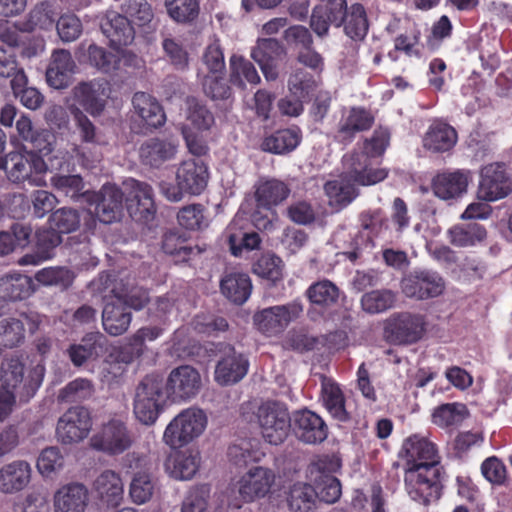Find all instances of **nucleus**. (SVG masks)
Returning <instances> with one entry per match:
<instances>
[{
	"mask_svg": "<svg viewBox=\"0 0 512 512\" xmlns=\"http://www.w3.org/2000/svg\"><path fill=\"white\" fill-rule=\"evenodd\" d=\"M51 185L74 201L84 200V182L80 175L56 174L51 178Z\"/></svg>",
	"mask_w": 512,
	"mask_h": 512,
	"instance_id": "obj_58",
	"label": "nucleus"
},
{
	"mask_svg": "<svg viewBox=\"0 0 512 512\" xmlns=\"http://www.w3.org/2000/svg\"><path fill=\"white\" fill-rule=\"evenodd\" d=\"M177 220L182 227L188 230H201L208 226V219L200 204H192L180 209Z\"/></svg>",
	"mask_w": 512,
	"mask_h": 512,
	"instance_id": "obj_62",
	"label": "nucleus"
},
{
	"mask_svg": "<svg viewBox=\"0 0 512 512\" xmlns=\"http://www.w3.org/2000/svg\"><path fill=\"white\" fill-rule=\"evenodd\" d=\"M246 219L236 215L223 233V238L229 244L234 256H239L243 249L253 250L259 247L260 237L257 233L245 231Z\"/></svg>",
	"mask_w": 512,
	"mask_h": 512,
	"instance_id": "obj_28",
	"label": "nucleus"
},
{
	"mask_svg": "<svg viewBox=\"0 0 512 512\" xmlns=\"http://www.w3.org/2000/svg\"><path fill=\"white\" fill-rule=\"evenodd\" d=\"M450 242L457 247H471L486 238L485 228L477 223L455 225L448 230Z\"/></svg>",
	"mask_w": 512,
	"mask_h": 512,
	"instance_id": "obj_49",
	"label": "nucleus"
},
{
	"mask_svg": "<svg viewBox=\"0 0 512 512\" xmlns=\"http://www.w3.org/2000/svg\"><path fill=\"white\" fill-rule=\"evenodd\" d=\"M136 115L149 127H159L165 122V114L158 101L145 92H136L132 98Z\"/></svg>",
	"mask_w": 512,
	"mask_h": 512,
	"instance_id": "obj_39",
	"label": "nucleus"
},
{
	"mask_svg": "<svg viewBox=\"0 0 512 512\" xmlns=\"http://www.w3.org/2000/svg\"><path fill=\"white\" fill-rule=\"evenodd\" d=\"M301 138V130L298 127L280 129L266 136L261 147L263 151L283 155L295 150Z\"/></svg>",
	"mask_w": 512,
	"mask_h": 512,
	"instance_id": "obj_38",
	"label": "nucleus"
},
{
	"mask_svg": "<svg viewBox=\"0 0 512 512\" xmlns=\"http://www.w3.org/2000/svg\"><path fill=\"white\" fill-rule=\"evenodd\" d=\"M136 468L137 470L132 474L128 492L134 504L142 505L152 499L156 481L146 466L136 465Z\"/></svg>",
	"mask_w": 512,
	"mask_h": 512,
	"instance_id": "obj_40",
	"label": "nucleus"
},
{
	"mask_svg": "<svg viewBox=\"0 0 512 512\" xmlns=\"http://www.w3.org/2000/svg\"><path fill=\"white\" fill-rule=\"evenodd\" d=\"M445 287L443 278L435 271L419 270L405 276L401 281L402 292L419 300L440 295Z\"/></svg>",
	"mask_w": 512,
	"mask_h": 512,
	"instance_id": "obj_15",
	"label": "nucleus"
},
{
	"mask_svg": "<svg viewBox=\"0 0 512 512\" xmlns=\"http://www.w3.org/2000/svg\"><path fill=\"white\" fill-rule=\"evenodd\" d=\"M93 490L108 506L120 505L124 495V484L119 473L106 469L93 482Z\"/></svg>",
	"mask_w": 512,
	"mask_h": 512,
	"instance_id": "obj_31",
	"label": "nucleus"
},
{
	"mask_svg": "<svg viewBox=\"0 0 512 512\" xmlns=\"http://www.w3.org/2000/svg\"><path fill=\"white\" fill-rule=\"evenodd\" d=\"M84 201L94 206L97 219L104 224L118 221L122 216L123 192L114 184H105L99 192L85 191Z\"/></svg>",
	"mask_w": 512,
	"mask_h": 512,
	"instance_id": "obj_11",
	"label": "nucleus"
},
{
	"mask_svg": "<svg viewBox=\"0 0 512 512\" xmlns=\"http://www.w3.org/2000/svg\"><path fill=\"white\" fill-rule=\"evenodd\" d=\"M390 144V132L387 128L378 127L372 135L363 141L360 149H354L343 156V167L347 174L358 185H375L388 176L386 168H375L372 160L380 158Z\"/></svg>",
	"mask_w": 512,
	"mask_h": 512,
	"instance_id": "obj_1",
	"label": "nucleus"
},
{
	"mask_svg": "<svg viewBox=\"0 0 512 512\" xmlns=\"http://www.w3.org/2000/svg\"><path fill=\"white\" fill-rule=\"evenodd\" d=\"M64 467V457L57 447L43 449L36 460L38 473L45 479L51 478Z\"/></svg>",
	"mask_w": 512,
	"mask_h": 512,
	"instance_id": "obj_53",
	"label": "nucleus"
},
{
	"mask_svg": "<svg viewBox=\"0 0 512 512\" xmlns=\"http://www.w3.org/2000/svg\"><path fill=\"white\" fill-rule=\"evenodd\" d=\"M200 466V454L194 450H183L172 453L166 461V471L177 480H190Z\"/></svg>",
	"mask_w": 512,
	"mask_h": 512,
	"instance_id": "obj_34",
	"label": "nucleus"
},
{
	"mask_svg": "<svg viewBox=\"0 0 512 512\" xmlns=\"http://www.w3.org/2000/svg\"><path fill=\"white\" fill-rule=\"evenodd\" d=\"M469 181V173L465 171L441 173L434 177L432 189L434 194L440 199H453L467 191Z\"/></svg>",
	"mask_w": 512,
	"mask_h": 512,
	"instance_id": "obj_32",
	"label": "nucleus"
},
{
	"mask_svg": "<svg viewBox=\"0 0 512 512\" xmlns=\"http://www.w3.org/2000/svg\"><path fill=\"white\" fill-rule=\"evenodd\" d=\"M169 17L178 23L193 21L199 14L198 0H165Z\"/></svg>",
	"mask_w": 512,
	"mask_h": 512,
	"instance_id": "obj_55",
	"label": "nucleus"
},
{
	"mask_svg": "<svg viewBox=\"0 0 512 512\" xmlns=\"http://www.w3.org/2000/svg\"><path fill=\"white\" fill-rule=\"evenodd\" d=\"M109 92V83L104 79L83 82L73 89L75 100L92 116L102 113Z\"/></svg>",
	"mask_w": 512,
	"mask_h": 512,
	"instance_id": "obj_22",
	"label": "nucleus"
},
{
	"mask_svg": "<svg viewBox=\"0 0 512 512\" xmlns=\"http://www.w3.org/2000/svg\"><path fill=\"white\" fill-rule=\"evenodd\" d=\"M320 84V76L304 70L303 68L294 69L287 81V87L293 97L310 99Z\"/></svg>",
	"mask_w": 512,
	"mask_h": 512,
	"instance_id": "obj_46",
	"label": "nucleus"
},
{
	"mask_svg": "<svg viewBox=\"0 0 512 512\" xmlns=\"http://www.w3.org/2000/svg\"><path fill=\"white\" fill-rule=\"evenodd\" d=\"M134 443V433L119 417L103 422L90 438V446L108 456L121 455L130 450Z\"/></svg>",
	"mask_w": 512,
	"mask_h": 512,
	"instance_id": "obj_6",
	"label": "nucleus"
},
{
	"mask_svg": "<svg viewBox=\"0 0 512 512\" xmlns=\"http://www.w3.org/2000/svg\"><path fill=\"white\" fill-rule=\"evenodd\" d=\"M175 152V146L171 142L160 139H150L141 146L140 157L143 163L157 167L164 161L171 159Z\"/></svg>",
	"mask_w": 512,
	"mask_h": 512,
	"instance_id": "obj_47",
	"label": "nucleus"
},
{
	"mask_svg": "<svg viewBox=\"0 0 512 512\" xmlns=\"http://www.w3.org/2000/svg\"><path fill=\"white\" fill-rule=\"evenodd\" d=\"M467 417V408L461 403H446L434 409L432 421L445 428L460 424Z\"/></svg>",
	"mask_w": 512,
	"mask_h": 512,
	"instance_id": "obj_52",
	"label": "nucleus"
},
{
	"mask_svg": "<svg viewBox=\"0 0 512 512\" xmlns=\"http://www.w3.org/2000/svg\"><path fill=\"white\" fill-rule=\"evenodd\" d=\"M71 113L73 115L75 126L82 143L92 144L94 146L103 143L95 125L83 113V111H81L79 108H73Z\"/></svg>",
	"mask_w": 512,
	"mask_h": 512,
	"instance_id": "obj_64",
	"label": "nucleus"
},
{
	"mask_svg": "<svg viewBox=\"0 0 512 512\" xmlns=\"http://www.w3.org/2000/svg\"><path fill=\"white\" fill-rule=\"evenodd\" d=\"M165 399L162 379L156 375L146 376L136 390L135 417L145 425L155 423L159 416L160 405Z\"/></svg>",
	"mask_w": 512,
	"mask_h": 512,
	"instance_id": "obj_9",
	"label": "nucleus"
},
{
	"mask_svg": "<svg viewBox=\"0 0 512 512\" xmlns=\"http://www.w3.org/2000/svg\"><path fill=\"white\" fill-rule=\"evenodd\" d=\"M263 439L272 445H279L287 438L292 418L285 405L274 401L261 404L255 412Z\"/></svg>",
	"mask_w": 512,
	"mask_h": 512,
	"instance_id": "obj_8",
	"label": "nucleus"
},
{
	"mask_svg": "<svg viewBox=\"0 0 512 512\" xmlns=\"http://www.w3.org/2000/svg\"><path fill=\"white\" fill-rule=\"evenodd\" d=\"M100 28L113 47L127 46L134 40V29L127 17L110 10L100 20Z\"/></svg>",
	"mask_w": 512,
	"mask_h": 512,
	"instance_id": "obj_25",
	"label": "nucleus"
},
{
	"mask_svg": "<svg viewBox=\"0 0 512 512\" xmlns=\"http://www.w3.org/2000/svg\"><path fill=\"white\" fill-rule=\"evenodd\" d=\"M59 38L66 43L77 40L83 32V24L74 13L62 14L56 22Z\"/></svg>",
	"mask_w": 512,
	"mask_h": 512,
	"instance_id": "obj_63",
	"label": "nucleus"
},
{
	"mask_svg": "<svg viewBox=\"0 0 512 512\" xmlns=\"http://www.w3.org/2000/svg\"><path fill=\"white\" fill-rule=\"evenodd\" d=\"M0 77L10 78L11 88L14 93L26 86L28 79L22 67H19L15 56L0 48Z\"/></svg>",
	"mask_w": 512,
	"mask_h": 512,
	"instance_id": "obj_51",
	"label": "nucleus"
},
{
	"mask_svg": "<svg viewBox=\"0 0 512 512\" xmlns=\"http://www.w3.org/2000/svg\"><path fill=\"white\" fill-rule=\"evenodd\" d=\"M249 369L247 357L234 347L225 346L220 350L214 379L221 386L232 385L242 380Z\"/></svg>",
	"mask_w": 512,
	"mask_h": 512,
	"instance_id": "obj_16",
	"label": "nucleus"
},
{
	"mask_svg": "<svg viewBox=\"0 0 512 512\" xmlns=\"http://www.w3.org/2000/svg\"><path fill=\"white\" fill-rule=\"evenodd\" d=\"M45 374L42 363L28 366L23 357L13 356L1 364V386L18 394L22 402H28L41 386Z\"/></svg>",
	"mask_w": 512,
	"mask_h": 512,
	"instance_id": "obj_2",
	"label": "nucleus"
},
{
	"mask_svg": "<svg viewBox=\"0 0 512 512\" xmlns=\"http://www.w3.org/2000/svg\"><path fill=\"white\" fill-rule=\"evenodd\" d=\"M54 512H85L89 503L87 488L77 482L60 486L52 497Z\"/></svg>",
	"mask_w": 512,
	"mask_h": 512,
	"instance_id": "obj_24",
	"label": "nucleus"
},
{
	"mask_svg": "<svg viewBox=\"0 0 512 512\" xmlns=\"http://www.w3.org/2000/svg\"><path fill=\"white\" fill-rule=\"evenodd\" d=\"M253 272L262 278L276 282L283 276V262L274 254H266L253 265Z\"/></svg>",
	"mask_w": 512,
	"mask_h": 512,
	"instance_id": "obj_61",
	"label": "nucleus"
},
{
	"mask_svg": "<svg viewBox=\"0 0 512 512\" xmlns=\"http://www.w3.org/2000/svg\"><path fill=\"white\" fill-rule=\"evenodd\" d=\"M397 301V293L391 289H375L364 293L360 299L363 312L375 315L393 308Z\"/></svg>",
	"mask_w": 512,
	"mask_h": 512,
	"instance_id": "obj_45",
	"label": "nucleus"
},
{
	"mask_svg": "<svg viewBox=\"0 0 512 512\" xmlns=\"http://www.w3.org/2000/svg\"><path fill=\"white\" fill-rule=\"evenodd\" d=\"M512 191V180L501 163L484 166L480 172L478 199L494 202L507 197Z\"/></svg>",
	"mask_w": 512,
	"mask_h": 512,
	"instance_id": "obj_12",
	"label": "nucleus"
},
{
	"mask_svg": "<svg viewBox=\"0 0 512 512\" xmlns=\"http://www.w3.org/2000/svg\"><path fill=\"white\" fill-rule=\"evenodd\" d=\"M82 51L85 52L83 56L87 63L101 73L110 74L119 67V57L95 43H90L86 47V43L82 42L78 47V52L82 53Z\"/></svg>",
	"mask_w": 512,
	"mask_h": 512,
	"instance_id": "obj_43",
	"label": "nucleus"
},
{
	"mask_svg": "<svg viewBox=\"0 0 512 512\" xmlns=\"http://www.w3.org/2000/svg\"><path fill=\"white\" fill-rule=\"evenodd\" d=\"M386 331L401 344H412L420 340L425 332V321L421 315L403 312L387 320Z\"/></svg>",
	"mask_w": 512,
	"mask_h": 512,
	"instance_id": "obj_19",
	"label": "nucleus"
},
{
	"mask_svg": "<svg viewBox=\"0 0 512 512\" xmlns=\"http://www.w3.org/2000/svg\"><path fill=\"white\" fill-rule=\"evenodd\" d=\"M339 468V459L328 455L316 457L308 466L307 477L320 501L333 504L340 498L341 485L333 475Z\"/></svg>",
	"mask_w": 512,
	"mask_h": 512,
	"instance_id": "obj_7",
	"label": "nucleus"
},
{
	"mask_svg": "<svg viewBox=\"0 0 512 512\" xmlns=\"http://www.w3.org/2000/svg\"><path fill=\"white\" fill-rule=\"evenodd\" d=\"M230 82L240 88L246 84L257 85L260 83V76L255 66L242 56L233 55L229 61Z\"/></svg>",
	"mask_w": 512,
	"mask_h": 512,
	"instance_id": "obj_48",
	"label": "nucleus"
},
{
	"mask_svg": "<svg viewBox=\"0 0 512 512\" xmlns=\"http://www.w3.org/2000/svg\"><path fill=\"white\" fill-rule=\"evenodd\" d=\"M211 489L209 485H196L185 494L181 512H205L208 507Z\"/></svg>",
	"mask_w": 512,
	"mask_h": 512,
	"instance_id": "obj_57",
	"label": "nucleus"
},
{
	"mask_svg": "<svg viewBox=\"0 0 512 512\" xmlns=\"http://www.w3.org/2000/svg\"><path fill=\"white\" fill-rule=\"evenodd\" d=\"M0 168H5L8 178L14 183L27 181L32 186H44V175L48 164L36 152H10L5 160L0 159Z\"/></svg>",
	"mask_w": 512,
	"mask_h": 512,
	"instance_id": "obj_5",
	"label": "nucleus"
},
{
	"mask_svg": "<svg viewBox=\"0 0 512 512\" xmlns=\"http://www.w3.org/2000/svg\"><path fill=\"white\" fill-rule=\"evenodd\" d=\"M289 193L288 186L276 179L260 180L255 185L257 205L266 209L279 205L288 197Z\"/></svg>",
	"mask_w": 512,
	"mask_h": 512,
	"instance_id": "obj_42",
	"label": "nucleus"
},
{
	"mask_svg": "<svg viewBox=\"0 0 512 512\" xmlns=\"http://www.w3.org/2000/svg\"><path fill=\"white\" fill-rule=\"evenodd\" d=\"M123 186L129 195L127 208L130 215L148 221L156 211L151 186L133 178L125 180Z\"/></svg>",
	"mask_w": 512,
	"mask_h": 512,
	"instance_id": "obj_20",
	"label": "nucleus"
},
{
	"mask_svg": "<svg viewBox=\"0 0 512 512\" xmlns=\"http://www.w3.org/2000/svg\"><path fill=\"white\" fill-rule=\"evenodd\" d=\"M374 122L373 116L364 108L353 107L343 113L335 138L342 143H350L355 134L369 129Z\"/></svg>",
	"mask_w": 512,
	"mask_h": 512,
	"instance_id": "obj_29",
	"label": "nucleus"
},
{
	"mask_svg": "<svg viewBox=\"0 0 512 512\" xmlns=\"http://www.w3.org/2000/svg\"><path fill=\"white\" fill-rule=\"evenodd\" d=\"M201 384V376L194 367L181 365L170 372L164 394L172 402L189 401L199 393Z\"/></svg>",
	"mask_w": 512,
	"mask_h": 512,
	"instance_id": "obj_13",
	"label": "nucleus"
},
{
	"mask_svg": "<svg viewBox=\"0 0 512 512\" xmlns=\"http://www.w3.org/2000/svg\"><path fill=\"white\" fill-rule=\"evenodd\" d=\"M355 184L344 168V173L337 179L325 183L324 190L328 197L329 205L340 210L349 205L358 195Z\"/></svg>",
	"mask_w": 512,
	"mask_h": 512,
	"instance_id": "obj_33",
	"label": "nucleus"
},
{
	"mask_svg": "<svg viewBox=\"0 0 512 512\" xmlns=\"http://www.w3.org/2000/svg\"><path fill=\"white\" fill-rule=\"evenodd\" d=\"M176 180L185 193L199 195L207 186V166L201 160L184 161L177 170Z\"/></svg>",
	"mask_w": 512,
	"mask_h": 512,
	"instance_id": "obj_26",
	"label": "nucleus"
},
{
	"mask_svg": "<svg viewBox=\"0 0 512 512\" xmlns=\"http://www.w3.org/2000/svg\"><path fill=\"white\" fill-rule=\"evenodd\" d=\"M457 139V132L452 126L434 122L424 135L423 145L432 152H446L455 146Z\"/></svg>",
	"mask_w": 512,
	"mask_h": 512,
	"instance_id": "obj_37",
	"label": "nucleus"
},
{
	"mask_svg": "<svg viewBox=\"0 0 512 512\" xmlns=\"http://www.w3.org/2000/svg\"><path fill=\"white\" fill-rule=\"evenodd\" d=\"M307 295L312 303L329 306L337 302L340 291L331 281L322 280L312 284Z\"/></svg>",
	"mask_w": 512,
	"mask_h": 512,
	"instance_id": "obj_59",
	"label": "nucleus"
},
{
	"mask_svg": "<svg viewBox=\"0 0 512 512\" xmlns=\"http://www.w3.org/2000/svg\"><path fill=\"white\" fill-rule=\"evenodd\" d=\"M32 292V280L18 272L7 273L0 278V297L8 300L27 298Z\"/></svg>",
	"mask_w": 512,
	"mask_h": 512,
	"instance_id": "obj_44",
	"label": "nucleus"
},
{
	"mask_svg": "<svg viewBox=\"0 0 512 512\" xmlns=\"http://www.w3.org/2000/svg\"><path fill=\"white\" fill-rule=\"evenodd\" d=\"M303 312L302 304L295 300L285 305H276L256 312L253 322L267 336L278 335Z\"/></svg>",
	"mask_w": 512,
	"mask_h": 512,
	"instance_id": "obj_10",
	"label": "nucleus"
},
{
	"mask_svg": "<svg viewBox=\"0 0 512 512\" xmlns=\"http://www.w3.org/2000/svg\"><path fill=\"white\" fill-rule=\"evenodd\" d=\"M404 487L409 498L418 504L437 502L442 494L441 467L404 468Z\"/></svg>",
	"mask_w": 512,
	"mask_h": 512,
	"instance_id": "obj_3",
	"label": "nucleus"
},
{
	"mask_svg": "<svg viewBox=\"0 0 512 512\" xmlns=\"http://www.w3.org/2000/svg\"><path fill=\"white\" fill-rule=\"evenodd\" d=\"M222 294L235 304L245 303L252 292V282L248 274L243 272L227 273L220 282Z\"/></svg>",
	"mask_w": 512,
	"mask_h": 512,
	"instance_id": "obj_36",
	"label": "nucleus"
},
{
	"mask_svg": "<svg viewBox=\"0 0 512 512\" xmlns=\"http://www.w3.org/2000/svg\"><path fill=\"white\" fill-rule=\"evenodd\" d=\"M401 453L405 460V468L439 466L440 463L435 444L420 434L408 437L403 442Z\"/></svg>",
	"mask_w": 512,
	"mask_h": 512,
	"instance_id": "obj_18",
	"label": "nucleus"
},
{
	"mask_svg": "<svg viewBox=\"0 0 512 512\" xmlns=\"http://www.w3.org/2000/svg\"><path fill=\"white\" fill-rule=\"evenodd\" d=\"M315 503L316 492L313 486L306 483H296L291 487L288 504L292 512H313Z\"/></svg>",
	"mask_w": 512,
	"mask_h": 512,
	"instance_id": "obj_50",
	"label": "nucleus"
},
{
	"mask_svg": "<svg viewBox=\"0 0 512 512\" xmlns=\"http://www.w3.org/2000/svg\"><path fill=\"white\" fill-rule=\"evenodd\" d=\"M321 401L333 418L339 421L348 419L342 390L333 379L325 376L321 377Z\"/></svg>",
	"mask_w": 512,
	"mask_h": 512,
	"instance_id": "obj_41",
	"label": "nucleus"
},
{
	"mask_svg": "<svg viewBox=\"0 0 512 512\" xmlns=\"http://www.w3.org/2000/svg\"><path fill=\"white\" fill-rule=\"evenodd\" d=\"M102 338L99 334H91L85 337L81 343L71 345L68 355L75 366H81L88 359L97 354L98 342Z\"/></svg>",
	"mask_w": 512,
	"mask_h": 512,
	"instance_id": "obj_60",
	"label": "nucleus"
},
{
	"mask_svg": "<svg viewBox=\"0 0 512 512\" xmlns=\"http://www.w3.org/2000/svg\"><path fill=\"white\" fill-rule=\"evenodd\" d=\"M292 421L296 436L304 443H321L327 438V425L318 414L311 410L304 409L295 412Z\"/></svg>",
	"mask_w": 512,
	"mask_h": 512,
	"instance_id": "obj_23",
	"label": "nucleus"
},
{
	"mask_svg": "<svg viewBox=\"0 0 512 512\" xmlns=\"http://www.w3.org/2000/svg\"><path fill=\"white\" fill-rule=\"evenodd\" d=\"M75 67V62L68 50H54L46 71L47 83L55 89L67 87Z\"/></svg>",
	"mask_w": 512,
	"mask_h": 512,
	"instance_id": "obj_30",
	"label": "nucleus"
},
{
	"mask_svg": "<svg viewBox=\"0 0 512 512\" xmlns=\"http://www.w3.org/2000/svg\"><path fill=\"white\" fill-rule=\"evenodd\" d=\"M62 242L60 233L51 226L36 231V252L19 260L21 265H38L52 257V250Z\"/></svg>",
	"mask_w": 512,
	"mask_h": 512,
	"instance_id": "obj_35",
	"label": "nucleus"
},
{
	"mask_svg": "<svg viewBox=\"0 0 512 512\" xmlns=\"http://www.w3.org/2000/svg\"><path fill=\"white\" fill-rule=\"evenodd\" d=\"M186 118L191 125L198 131L208 130L214 124V116L196 98H188L186 101Z\"/></svg>",
	"mask_w": 512,
	"mask_h": 512,
	"instance_id": "obj_56",
	"label": "nucleus"
},
{
	"mask_svg": "<svg viewBox=\"0 0 512 512\" xmlns=\"http://www.w3.org/2000/svg\"><path fill=\"white\" fill-rule=\"evenodd\" d=\"M122 294L116 292L111 301H107L102 312V324L104 330L112 335L118 336L127 331L132 320V314L122 304Z\"/></svg>",
	"mask_w": 512,
	"mask_h": 512,
	"instance_id": "obj_27",
	"label": "nucleus"
},
{
	"mask_svg": "<svg viewBox=\"0 0 512 512\" xmlns=\"http://www.w3.org/2000/svg\"><path fill=\"white\" fill-rule=\"evenodd\" d=\"M91 428L92 418L89 410L75 406L69 408L58 419L56 435L63 444L79 443L88 436Z\"/></svg>",
	"mask_w": 512,
	"mask_h": 512,
	"instance_id": "obj_14",
	"label": "nucleus"
},
{
	"mask_svg": "<svg viewBox=\"0 0 512 512\" xmlns=\"http://www.w3.org/2000/svg\"><path fill=\"white\" fill-rule=\"evenodd\" d=\"M205 412L189 407L177 414L166 426L163 442L172 449H179L200 437L207 427Z\"/></svg>",
	"mask_w": 512,
	"mask_h": 512,
	"instance_id": "obj_4",
	"label": "nucleus"
},
{
	"mask_svg": "<svg viewBox=\"0 0 512 512\" xmlns=\"http://www.w3.org/2000/svg\"><path fill=\"white\" fill-rule=\"evenodd\" d=\"M344 31L353 40H362L368 32L366 12L361 4H353L346 16Z\"/></svg>",
	"mask_w": 512,
	"mask_h": 512,
	"instance_id": "obj_54",
	"label": "nucleus"
},
{
	"mask_svg": "<svg viewBox=\"0 0 512 512\" xmlns=\"http://www.w3.org/2000/svg\"><path fill=\"white\" fill-rule=\"evenodd\" d=\"M31 464L23 459H16L0 467V492L16 494L26 489L32 481Z\"/></svg>",
	"mask_w": 512,
	"mask_h": 512,
	"instance_id": "obj_21",
	"label": "nucleus"
},
{
	"mask_svg": "<svg viewBox=\"0 0 512 512\" xmlns=\"http://www.w3.org/2000/svg\"><path fill=\"white\" fill-rule=\"evenodd\" d=\"M275 483L273 470L257 466L249 469L238 480L236 487L239 496L244 502H251L266 496Z\"/></svg>",
	"mask_w": 512,
	"mask_h": 512,
	"instance_id": "obj_17",
	"label": "nucleus"
}]
</instances>
